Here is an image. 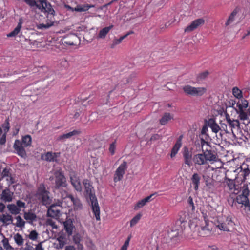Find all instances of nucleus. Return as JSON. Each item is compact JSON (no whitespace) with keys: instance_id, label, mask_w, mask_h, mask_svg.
Wrapping results in <instances>:
<instances>
[{"instance_id":"nucleus-43","label":"nucleus","mask_w":250,"mask_h":250,"mask_svg":"<svg viewBox=\"0 0 250 250\" xmlns=\"http://www.w3.org/2000/svg\"><path fill=\"white\" fill-rule=\"evenodd\" d=\"M194 87L189 85H187L183 87V90L185 93L192 96Z\"/></svg>"},{"instance_id":"nucleus-21","label":"nucleus","mask_w":250,"mask_h":250,"mask_svg":"<svg viewBox=\"0 0 250 250\" xmlns=\"http://www.w3.org/2000/svg\"><path fill=\"white\" fill-rule=\"evenodd\" d=\"M183 138V135H181L179 136V138L177 139L175 144L173 146V148L171 150V152L170 154L171 157H174L175 156L176 154L178 152L180 148L182 146V140Z\"/></svg>"},{"instance_id":"nucleus-42","label":"nucleus","mask_w":250,"mask_h":250,"mask_svg":"<svg viewBox=\"0 0 250 250\" xmlns=\"http://www.w3.org/2000/svg\"><path fill=\"white\" fill-rule=\"evenodd\" d=\"M54 21H50V22H47L46 23H42L39 24L37 25V28L39 29H46L53 25Z\"/></svg>"},{"instance_id":"nucleus-46","label":"nucleus","mask_w":250,"mask_h":250,"mask_svg":"<svg viewBox=\"0 0 250 250\" xmlns=\"http://www.w3.org/2000/svg\"><path fill=\"white\" fill-rule=\"evenodd\" d=\"M92 7H93V6L88 4L83 5V6H77L75 8V11L78 12L86 11Z\"/></svg>"},{"instance_id":"nucleus-4","label":"nucleus","mask_w":250,"mask_h":250,"mask_svg":"<svg viewBox=\"0 0 250 250\" xmlns=\"http://www.w3.org/2000/svg\"><path fill=\"white\" fill-rule=\"evenodd\" d=\"M49 180H54V189H60L62 188H66L67 186L66 179L62 169L56 170L54 173V176H51Z\"/></svg>"},{"instance_id":"nucleus-57","label":"nucleus","mask_w":250,"mask_h":250,"mask_svg":"<svg viewBox=\"0 0 250 250\" xmlns=\"http://www.w3.org/2000/svg\"><path fill=\"white\" fill-rule=\"evenodd\" d=\"M208 137L200 136V138L201 139V145L202 148L205 145H209L208 142L206 141L208 139Z\"/></svg>"},{"instance_id":"nucleus-17","label":"nucleus","mask_w":250,"mask_h":250,"mask_svg":"<svg viewBox=\"0 0 250 250\" xmlns=\"http://www.w3.org/2000/svg\"><path fill=\"white\" fill-rule=\"evenodd\" d=\"M13 193L9 189H6L2 191L1 195V199L5 202H10L12 201Z\"/></svg>"},{"instance_id":"nucleus-33","label":"nucleus","mask_w":250,"mask_h":250,"mask_svg":"<svg viewBox=\"0 0 250 250\" xmlns=\"http://www.w3.org/2000/svg\"><path fill=\"white\" fill-rule=\"evenodd\" d=\"M236 201L238 204H242L245 207H248L249 205V199L247 196L238 195L236 197Z\"/></svg>"},{"instance_id":"nucleus-44","label":"nucleus","mask_w":250,"mask_h":250,"mask_svg":"<svg viewBox=\"0 0 250 250\" xmlns=\"http://www.w3.org/2000/svg\"><path fill=\"white\" fill-rule=\"evenodd\" d=\"M232 93L234 96L238 99H240L242 97V91L236 87H235L233 88Z\"/></svg>"},{"instance_id":"nucleus-40","label":"nucleus","mask_w":250,"mask_h":250,"mask_svg":"<svg viewBox=\"0 0 250 250\" xmlns=\"http://www.w3.org/2000/svg\"><path fill=\"white\" fill-rule=\"evenodd\" d=\"M237 13L238 10L237 9H234L232 11L226 23V25H229L234 21L235 17L237 15Z\"/></svg>"},{"instance_id":"nucleus-45","label":"nucleus","mask_w":250,"mask_h":250,"mask_svg":"<svg viewBox=\"0 0 250 250\" xmlns=\"http://www.w3.org/2000/svg\"><path fill=\"white\" fill-rule=\"evenodd\" d=\"M16 219L17 220V222L15 225L17 227L22 228L24 227L25 225V221L21 218V217L20 216H18L16 217Z\"/></svg>"},{"instance_id":"nucleus-27","label":"nucleus","mask_w":250,"mask_h":250,"mask_svg":"<svg viewBox=\"0 0 250 250\" xmlns=\"http://www.w3.org/2000/svg\"><path fill=\"white\" fill-rule=\"evenodd\" d=\"M0 221L4 224L9 225L12 223L13 217L9 214H3L0 217Z\"/></svg>"},{"instance_id":"nucleus-29","label":"nucleus","mask_w":250,"mask_h":250,"mask_svg":"<svg viewBox=\"0 0 250 250\" xmlns=\"http://www.w3.org/2000/svg\"><path fill=\"white\" fill-rule=\"evenodd\" d=\"M79 133V132L77 130H74L71 132H68L66 134H64L62 135H60L58 138V140H64L66 139L69 138L73 136L78 135Z\"/></svg>"},{"instance_id":"nucleus-35","label":"nucleus","mask_w":250,"mask_h":250,"mask_svg":"<svg viewBox=\"0 0 250 250\" xmlns=\"http://www.w3.org/2000/svg\"><path fill=\"white\" fill-rule=\"evenodd\" d=\"M13 239L15 242L18 246H21L23 245L24 243V239L23 238L22 236L19 233H17L14 234L13 236Z\"/></svg>"},{"instance_id":"nucleus-38","label":"nucleus","mask_w":250,"mask_h":250,"mask_svg":"<svg viewBox=\"0 0 250 250\" xmlns=\"http://www.w3.org/2000/svg\"><path fill=\"white\" fill-rule=\"evenodd\" d=\"M3 239L2 240V243L4 248L6 250H13L14 248L10 245L8 238H6L3 234H1Z\"/></svg>"},{"instance_id":"nucleus-6","label":"nucleus","mask_w":250,"mask_h":250,"mask_svg":"<svg viewBox=\"0 0 250 250\" xmlns=\"http://www.w3.org/2000/svg\"><path fill=\"white\" fill-rule=\"evenodd\" d=\"M55 202L53 204H51L49 206L50 207L48 209L47 214L48 216L51 217H57L60 216V211L59 209H58L56 208L57 206L58 207H62V204L63 202L65 201L62 200V196H61L60 199H58L57 200H54Z\"/></svg>"},{"instance_id":"nucleus-52","label":"nucleus","mask_w":250,"mask_h":250,"mask_svg":"<svg viewBox=\"0 0 250 250\" xmlns=\"http://www.w3.org/2000/svg\"><path fill=\"white\" fill-rule=\"evenodd\" d=\"M227 185L229 190L234 189L235 188L234 182L232 180L228 179L227 181Z\"/></svg>"},{"instance_id":"nucleus-7","label":"nucleus","mask_w":250,"mask_h":250,"mask_svg":"<svg viewBox=\"0 0 250 250\" xmlns=\"http://www.w3.org/2000/svg\"><path fill=\"white\" fill-rule=\"evenodd\" d=\"M62 200L65 201L67 199H70L73 202L74 210H81L83 208V205L78 198H75L71 195H69L65 191L61 192Z\"/></svg>"},{"instance_id":"nucleus-48","label":"nucleus","mask_w":250,"mask_h":250,"mask_svg":"<svg viewBox=\"0 0 250 250\" xmlns=\"http://www.w3.org/2000/svg\"><path fill=\"white\" fill-rule=\"evenodd\" d=\"M141 217V214H138L135 217H134L130 221V226L132 227L136 225L139 221Z\"/></svg>"},{"instance_id":"nucleus-61","label":"nucleus","mask_w":250,"mask_h":250,"mask_svg":"<svg viewBox=\"0 0 250 250\" xmlns=\"http://www.w3.org/2000/svg\"><path fill=\"white\" fill-rule=\"evenodd\" d=\"M115 148H116L115 143L114 142L112 143L110 145L109 148V150L112 155L114 154Z\"/></svg>"},{"instance_id":"nucleus-25","label":"nucleus","mask_w":250,"mask_h":250,"mask_svg":"<svg viewBox=\"0 0 250 250\" xmlns=\"http://www.w3.org/2000/svg\"><path fill=\"white\" fill-rule=\"evenodd\" d=\"M22 23H23L22 19L21 18H20L19 20V22H18V25L16 26V27L14 29L13 31L11 32L10 33H9L7 35V36L9 37H15L16 36H17L18 34V33L20 32V31L21 28Z\"/></svg>"},{"instance_id":"nucleus-11","label":"nucleus","mask_w":250,"mask_h":250,"mask_svg":"<svg viewBox=\"0 0 250 250\" xmlns=\"http://www.w3.org/2000/svg\"><path fill=\"white\" fill-rule=\"evenodd\" d=\"M70 179L71 183L75 189L77 191H81L82 190V187L80 183V181L75 172H70Z\"/></svg>"},{"instance_id":"nucleus-28","label":"nucleus","mask_w":250,"mask_h":250,"mask_svg":"<svg viewBox=\"0 0 250 250\" xmlns=\"http://www.w3.org/2000/svg\"><path fill=\"white\" fill-rule=\"evenodd\" d=\"M173 119V116L169 113H165L161 119L160 120V123L162 125H165L168 121Z\"/></svg>"},{"instance_id":"nucleus-59","label":"nucleus","mask_w":250,"mask_h":250,"mask_svg":"<svg viewBox=\"0 0 250 250\" xmlns=\"http://www.w3.org/2000/svg\"><path fill=\"white\" fill-rule=\"evenodd\" d=\"M249 190L247 186L244 187L242 193L240 195L241 196H247L248 197V195L249 194Z\"/></svg>"},{"instance_id":"nucleus-1","label":"nucleus","mask_w":250,"mask_h":250,"mask_svg":"<svg viewBox=\"0 0 250 250\" xmlns=\"http://www.w3.org/2000/svg\"><path fill=\"white\" fill-rule=\"evenodd\" d=\"M83 184L84 186L85 191L87 195L89 197L93 212L95 214L96 220L99 221L100 220V207L96 196L92 193L93 187L90 181L87 179H84L83 181Z\"/></svg>"},{"instance_id":"nucleus-13","label":"nucleus","mask_w":250,"mask_h":250,"mask_svg":"<svg viewBox=\"0 0 250 250\" xmlns=\"http://www.w3.org/2000/svg\"><path fill=\"white\" fill-rule=\"evenodd\" d=\"M36 90H38V88L35 85H30L25 87L21 92V94L23 96H31L33 94H38Z\"/></svg>"},{"instance_id":"nucleus-8","label":"nucleus","mask_w":250,"mask_h":250,"mask_svg":"<svg viewBox=\"0 0 250 250\" xmlns=\"http://www.w3.org/2000/svg\"><path fill=\"white\" fill-rule=\"evenodd\" d=\"M203 216L205 220V226H202L200 227V229L199 230V235L203 237H205L210 235L212 231V227L209 224L207 216L203 213Z\"/></svg>"},{"instance_id":"nucleus-56","label":"nucleus","mask_w":250,"mask_h":250,"mask_svg":"<svg viewBox=\"0 0 250 250\" xmlns=\"http://www.w3.org/2000/svg\"><path fill=\"white\" fill-rule=\"evenodd\" d=\"M208 127L206 125H204L201 130V134L200 136L208 137Z\"/></svg>"},{"instance_id":"nucleus-24","label":"nucleus","mask_w":250,"mask_h":250,"mask_svg":"<svg viewBox=\"0 0 250 250\" xmlns=\"http://www.w3.org/2000/svg\"><path fill=\"white\" fill-rule=\"evenodd\" d=\"M208 126L211 129L212 132L217 133L221 130L220 126L215 122L213 119H210L208 120Z\"/></svg>"},{"instance_id":"nucleus-58","label":"nucleus","mask_w":250,"mask_h":250,"mask_svg":"<svg viewBox=\"0 0 250 250\" xmlns=\"http://www.w3.org/2000/svg\"><path fill=\"white\" fill-rule=\"evenodd\" d=\"M220 128H221V130H223L226 133L230 134L231 133V131L228 129L227 125L225 123H220Z\"/></svg>"},{"instance_id":"nucleus-34","label":"nucleus","mask_w":250,"mask_h":250,"mask_svg":"<svg viewBox=\"0 0 250 250\" xmlns=\"http://www.w3.org/2000/svg\"><path fill=\"white\" fill-rule=\"evenodd\" d=\"M229 125L231 128V132L233 137L236 138V135L233 131V128H235L236 127H239L240 125L239 121L237 120L233 119L230 122L228 123Z\"/></svg>"},{"instance_id":"nucleus-54","label":"nucleus","mask_w":250,"mask_h":250,"mask_svg":"<svg viewBox=\"0 0 250 250\" xmlns=\"http://www.w3.org/2000/svg\"><path fill=\"white\" fill-rule=\"evenodd\" d=\"M73 242L76 245L80 244L81 241V235L78 233L75 234L73 237Z\"/></svg>"},{"instance_id":"nucleus-36","label":"nucleus","mask_w":250,"mask_h":250,"mask_svg":"<svg viewBox=\"0 0 250 250\" xmlns=\"http://www.w3.org/2000/svg\"><path fill=\"white\" fill-rule=\"evenodd\" d=\"M129 35H130V33H127L125 35L121 36L119 39H114L112 43L111 44V48H113L116 45L120 44L122 41L126 38Z\"/></svg>"},{"instance_id":"nucleus-50","label":"nucleus","mask_w":250,"mask_h":250,"mask_svg":"<svg viewBox=\"0 0 250 250\" xmlns=\"http://www.w3.org/2000/svg\"><path fill=\"white\" fill-rule=\"evenodd\" d=\"M38 236V234L35 230H32L30 232V234L28 235V237L32 240H36L37 239Z\"/></svg>"},{"instance_id":"nucleus-22","label":"nucleus","mask_w":250,"mask_h":250,"mask_svg":"<svg viewBox=\"0 0 250 250\" xmlns=\"http://www.w3.org/2000/svg\"><path fill=\"white\" fill-rule=\"evenodd\" d=\"M203 153L208 161H216L217 159L216 154L214 151L210 150H203Z\"/></svg>"},{"instance_id":"nucleus-9","label":"nucleus","mask_w":250,"mask_h":250,"mask_svg":"<svg viewBox=\"0 0 250 250\" xmlns=\"http://www.w3.org/2000/svg\"><path fill=\"white\" fill-rule=\"evenodd\" d=\"M126 168L127 163L125 161H124L123 163L119 166L115 171L114 177V181L115 182H117L122 180Z\"/></svg>"},{"instance_id":"nucleus-62","label":"nucleus","mask_w":250,"mask_h":250,"mask_svg":"<svg viewBox=\"0 0 250 250\" xmlns=\"http://www.w3.org/2000/svg\"><path fill=\"white\" fill-rule=\"evenodd\" d=\"M4 131L5 133L7 132L10 128L9 123L8 120H6V124L3 125Z\"/></svg>"},{"instance_id":"nucleus-19","label":"nucleus","mask_w":250,"mask_h":250,"mask_svg":"<svg viewBox=\"0 0 250 250\" xmlns=\"http://www.w3.org/2000/svg\"><path fill=\"white\" fill-rule=\"evenodd\" d=\"M183 156L185 164L190 167L192 164V154L187 147L184 148Z\"/></svg>"},{"instance_id":"nucleus-3","label":"nucleus","mask_w":250,"mask_h":250,"mask_svg":"<svg viewBox=\"0 0 250 250\" xmlns=\"http://www.w3.org/2000/svg\"><path fill=\"white\" fill-rule=\"evenodd\" d=\"M30 7L36 6L42 12H47L48 15L54 16L55 11L52 8L51 5L46 0H39L36 1L35 0H23Z\"/></svg>"},{"instance_id":"nucleus-63","label":"nucleus","mask_w":250,"mask_h":250,"mask_svg":"<svg viewBox=\"0 0 250 250\" xmlns=\"http://www.w3.org/2000/svg\"><path fill=\"white\" fill-rule=\"evenodd\" d=\"M208 75V71H205L202 73H201L199 76L198 78L200 80L205 79Z\"/></svg>"},{"instance_id":"nucleus-15","label":"nucleus","mask_w":250,"mask_h":250,"mask_svg":"<svg viewBox=\"0 0 250 250\" xmlns=\"http://www.w3.org/2000/svg\"><path fill=\"white\" fill-rule=\"evenodd\" d=\"M64 43L69 45H74L79 42V37L75 34L68 35L64 38Z\"/></svg>"},{"instance_id":"nucleus-64","label":"nucleus","mask_w":250,"mask_h":250,"mask_svg":"<svg viewBox=\"0 0 250 250\" xmlns=\"http://www.w3.org/2000/svg\"><path fill=\"white\" fill-rule=\"evenodd\" d=\"M25 203L21 201L20 200H18L17 201V206L18 208H24L25 207Z\"/></svg>"},{"instance_id":"nucleus-41","label":"nucleus","mask_w":250,"mask_h":250,"mask_svg":"<svg viewBox=\"0 0 250 250\" xmlns=\"http://www.w3.org/2000/svg\"><path fill=\"white\" fill-rule=\"evenodd\" d=\"M241 172L242 173L241 175H243V177L245 179H246V176L249 174L250 171L248 168L247 166L245 164H243L241 166Z\"/></svg>"},{"instance_id":"nucleus-37","label":"nucleus","mask_w":250,"mask_h":250,"mask_svg":"<svg viewBox=\"0 0 250 250\" xmlns=\"http://www.w3.org/2000/svg\"><path fill=\"white\" fill-rule=\"evenodd\" d=\"M186 222L183 218H180L176 222V225L177 226H179V228H177L176 229L179 231H182L185 228V225Z\"/></svg>"},{"instance_id":"nucleus-32","label":"nucleus","mask_w":250,"mask_h":250,"mask_svg":"<svg viewBox=\"0 0 250 250\" xmlns=\"http://www.w3.org/2000/svg\"><path fill=\"white\" fill-rule=\"evenodd\" d=\"M7 208L9 212L14 215H17L19 214L21 211V209L18 208V207L15 204H9L7 206Z\"/></svg>"},{"instance_id":"nucleus-5","label":"nucleus","mask_w":250,"mask_h":250,"mask_svg":"<svg viewBox=\"0 0 250 250\" xmlns=\"http://www.w3.org/2000/svg\"><path fill=\"white\" fill-rule=\"evenodd\" d=\"M233 223L231 218L229 216L226 218L225 222L223 217H218L214 222V225L220 230L226 231H229V226H232Z\"/></svg>"},{"instance_id":"nucleus-20","label":"nucleus","mask_w":250,"mask_h":250,"mask_svg":"<svg viewBox=\"0 0 250 250\" xmlns=\"http://www.w3.org/2000/svg\"><path fill=\"white\" fill-rule=\"evenodd\" d=\"M57 241L58 242L55 247L57 249H62L67 243L66 236L62 233L60 234L59 235L58 238H57Z\"/></svg>"},{"instance_id":"nucleus-18","label":"nucleus","mask_w":250,"mask_h":250,"mask_svg":"<svg viewBox=\"0 0 250 250\" xmlns=\"http://www.w3.org/2000/svg\"><path fill=\"white\" fill-rule=\"evenodd\" d=\"M63 225L64 229L68 236H71L73 233L74 229L72 220L71 219H67L66 221L63 222Z\"/></svg>"},{"instance_id":"nucleus-30","label":"nucleus","mask_w":250,"mask_h":250,"mask_svg":"<svg viewBox=\"0 0 250 250\" xmlns=\"http://www.w3.org/2000/svg\"><path fill=\"white\" fill-rule=\"evenodd\" d=\"M24 218L28 223H31L36 220L37 216L35 213L28 212L24 213Z\"/></svg>"},{"instance_id":"nucleus-51","label":"nucleus","mask_w":250,"mask_h":250,"mask_svg":"<svg viewBox=\"0 0 250 250\" xmlns=\"http://www.w3.org/2000/svg\"><path fill=\"white\" fill-rule=\"evenodd\" d=\"M46 225L47 226H49L51 227L52 229H57L58 228V226L56 224L55 222L52 219H47L46 221Z\"/></svg>"},{"instance_id":"nucleus-2","label":"nucleus","mask_w":250,"mask_h":250,"mask_svg":"<svg viewBox=\"0 0 250 250\" xmlns=\"http://www.w3.org/2000/svg\"><path fill=\"white\" fill-rule=\"evenodd\" d=\"M36 195L43 205L48 206L52 203L53 197L43 183L39 185Z\"/></svg>"},{"instance_id":"nucleus-39","label":"nucleus","mask_w":250,"mask_h":250,"mask_svg":"<svg viewBox=\"0 0 250 250\" xmlns=\"http://www.w3.org/2000/svg\"><path fill=\"white\" fill-rule=\"evenodd\" d=\"M23 145L24 146H28L31 144L32 138L31 136L29 135H25L22 138V141L21 142Z\"/></svg>"},{"instance_id":"nucleus-12","label":"nucleus","mask_w":250,"mask_h":250,"mask_svg":"<svg viewBox=\"0 0 250 250\" xmlns=\"http://www.w3.org/2000/svg\"><path fill=\"white\" fill-rule=\"evenodd\" d=\"M204 22L205 20L203 18H200L195 20L194 21H193L189 25L187 26L185 29V32H190L195 30V29H196L199 26L203 25L204 23Z\"/></svg>"},{"instance_id":"nucleus-26","label":"nucleus","mask_w":250,"mask_h":250,"mask_svg":"<svg viewBox=\"0 0 250 250\" xmlns=\"http://www.w3.org/2000/svg\"><path fill=\"white\" fill-rule=\"evenodd\" d=\"M113 25H111L108 27H105L100 30L97 36L98 39H104L110 30L112 29Z\"/></svg>"},{"instance_id":"nucleus-55","label":"nucleus","mask_w":250,"mask_h":250,"mask_svg":"<svg viewBox=\"0 0 250 250\" xmlns=\"http://www.w3.org/2000/svg\"><path fill=\"white\" fill-rule=\"evenodd\" d=\"M146 204V201L144 199L139 201L136 204L135 207V209H138V208L143 207Z\"/></svg>"},{"instance_id":"nucleus-14","label":"nucleus","mask_w":250,"mask_h":250,"mask_svg":"<svg viewBox=\"0 0 250 250\" xmlns=\"http://www.w3.org/2000/svg\"><path fill=\"white\" fill-rule=\"evenodd\" d=\"M59 156V153L48 152L42 155L41 158L42 159L47 162H57V158Z\"/></svg>"},{"instance_id":"nucleus-16","label":"nucleus","mask_w":250,"mask_h":250,"mask_svg":"<svg viewBox=\"0 0 250 250\" xmlns=\"http://www.w3.org/2000/svg\"><path fill=\"white\" fill-rule=\"evenodd\" d=\"M193 161L195 164L203 165L206 164L207 161L204 153L197 154L194 156Z\"/></svg>"},{"instance_id":"nucleus-31","label":"nucleus","mask_w":250,"mask_h":250,"mask_svg":"<svg viewBox=\"0 0 250 250\" xmlns=\"http://www.w3.org/2000/svg\"><path fill=\"white\" fill-rule=\"evenodd\" d=\"M207 91V89L205 87H194L192 94L193 96H201Z\"/></svg>"},{"instance_id":"nucleus-47","label":"nucleus","mask_w":250,"mask_h":250,"mask_svg":"<svg viewBox=\"0 0 250 250\" xmlns=\"http://www.w3.org/2000/svg\"><path fill=\"white\" fill-rule=\"evenodd\" d=\"M237 113L239 114V118L241 120H246L248 118L247 114L243 110H239L237 111Z\"/></svg>"},{"instance_id":"nucleus-23","label":"nucleus","mask_w":250,"mask_h":250,"mask_svg":"<svg viewBox=\"0 0 250 250\" xmlns=\"http://www.w3.org/2000/svg\"><path fill=\"white\" fill-rule=\"evenodd\" d=\"M191 180L194 186V189L195 190H197L198 189L201 180V176L200 174L197 173H194L192 175Z\"/></svg>"},{"instance_id":"nucleus-49","label":"nucleus","mask_w":250,"mask_h":250,"mask_svg":"<svg viewBox=\"0 0 250 250\" xmlns=\"http://www.w3.org/2000/svg\"><path fill=\"white\" fill-rule=\"evenodd\" d=\"M245 125L243 129L247 133V135L250 137V122L247 121V123H244Z\"/></svg>"},{"instance_id":"nucleus-10","label":"nucleus","mask_w":250,"mask_h":250,"mask_svg":"<svg viewBox=\"0 0 250 250\" xmlns=\"http://www.w3.org/2000/svg\"><path fill=\"white\" fill-rule=\"evenodd\" d=\"M25 147L21 141L19 140H15L13 147L17 153L22 158L26 156V153L24 149Z\"/></svg>"},{"instance_id":"nucleus-53","label":"nucleus","mask_w":250,"mask_h":250,"mask_svg":"<svg viewBox=\"0 0 250 250\" xmlns=\"http://www.w3.org/2000/svg\"><path fill=\"white\" fill-rule=\"evenodd\" d=\"M248 105V102L246 100H242L241 103L239 104V109L243 110V108H246Z\"/></svg>"},{"instance_id":"nucleus-60","label":"nucleus","mask_w":250,"mask_h":250,"mask_svg":"<svg viewBox=\"0 0 250 250\" xmlns=\"http://www.w3.org/2000/svg\"><path fill=\"white\" fill-rule=\"evenodd\" d=\"M23 250H35V249L33 246L31 245L29 242H27L25 247L23 248Z\"/></svg>"}]
</instances>
